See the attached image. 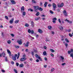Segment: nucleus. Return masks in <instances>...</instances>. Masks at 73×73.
<instances>
[{"label": "nucleus", "instance_id": "61", "mask_svg": "<svg viewBox=\"0 0 73 73\" xmlns=\"http://www.w3.org/2000/svg\"><path fill=\"white\" fill-rule=\"evenodd\" d=\"M25 51L26 52H28V49H26L25 50Z\"/></svg>", "mask_w": 73, "mask_h": 73}, {"label": "nucleus", "instance_id": "56", "mask_svg": "<svg viewBox=\"0 0 73 73\" xmlns=\"http://www.w3.org/2000/svg\"><path fill=\"white\" fill-rule=\"evenodd\" d=\"M34 52H31V54L33 56V55H34Z\"/></svg>", "mask_w": 73, "mask_h": 73}, {"label": "nucleus", "instance_id": "27", "mask_svg": "<svg viewBox=\"0 0 73 73\" xmlns=\"http://www.w3.org/2000/svg\"><path fill=\"white\" fill-rule=\"evenodd\" d=\"M25 25V27H29V25L27 23H26Z\"/></svg>", "mask_w": 73, "mask_h": 73}, {"label": "nucleus", "instance_id": "54", "mask_svg": "<svg viewBox=\"0 0 73 73\" xmlns=\"http://www.w3.org/2000/svg\"><path fill=\"white\" fill-rule=\"evenodd\" d=\"M11 35L12 36V37H14V36H15V35L13 34H11Z\"/></svg>", "mask_w": 73, "mask_h": 73}, {"label": "nucleus", "instance_id": "20", "mask_svg": "<svg viewBox=\"0 0 73 73\" xmlns=\"http://www.w3.org/2000/svg\"><path fill=\"white\" fill-rule=\"evenodd\" d=\"M19 22V20H16L15 21V24H17Z\"/></svg>", "mask_w": 73, "mask_h": 73}, {"label": "nucleus", "instance_id": "24", "mask_svg": "<svg viewBox=\"0 0 73 73\" xmlns=\"http://www.w3.org/2000/svg\"><path fill=\"white\" fill-rule=\"evenodd\" d=\"M70 57L72 58V59H73V54L72 53H71L70 54Z\"/></svg>", "mask_w": 73, "mask_h": 73}, {"label": "nucleus", "instance_id": "5", "mask_svg": "<svg viewBox=\"0 0 73 73\" xmlns=\"http://www.w3.org/2000/svg\"><path fill=\"white\" fill-rule=\"evenodd\" d=\"M10 1L11 3H12V4H16V2L14 0H10Z\"/></svg>", "mask_w": 73, "mask_h": 73}, {"label": "nucleus", "instance_id": "49", "mask_svg": "<svg viewBox=\"0 0 73 73\" xmlns=\"http://www.w3.org/2000/svg\"><path fill=\"white\" fill-rule=\"evenodd\" d=\"M64 21H67V22H68V23L69 22V20H67V19L64 20Z\"/></svg>", "mask_w": 73, "mask_h": 73}, {"label": "nucleus", "instance_id": "2", "mask_svg": "<svg viewBox=\"0 0 73 73\" xmlns=\"http://www.w3.org/2000/svg\"><path fill=\"white\" fill-rule=\"evenodd\" d=\"M52 7H53V9H54V11H55V9L56 8H57V7L56 6V5L54 3H52Z\"/></svg>", "mask_w": 73, "mask_h": 73}, {"label": "nucleus", "instance_id": "1", "mask_svg": "<svg viewBox=\"0 0 73 73\" xmlns=\"http://www.w3.org/2000/svg\"><path fill=\"white\" fill-rule=\"evenodd\" d=\"M34 9L35 11V12H37V10H38L39 7H38V6H34Z\"/></svg>", "mask_w": 73, "mask_h": 73}, {"label": "nucleus", "instance_id": "58", "mask_svg": "<svg viewBox=\"0 0 73 73\" xmlns=\"http://www.w3.org/2000/svg\"><path fill=\"white\" fill-rule=\"evenodd\" d=\"M36 62H39V60L38 59H37L36 60Z\"/></svg>", "mask_w": 73, "mask_h": 73}, {"label": "nucleus", "instance_id": "64", "mask_svg": "<svg viewBox=\"0 0 73 73\" xmlns=\"http://www.w3.org/2000/svg\"><path fill=\"white\" fill-rule=\"evenodd\" d=\"M46 48H47L46 46H44V49H46Z\"/></svg>", "mask_w": 73, "mask_h": 73}, {"label": "nucleus", "instance_id": "38", "mask_svg": "<svg viewBox=\"0 0 73 73\" xmlns=\"http://www.w3.org/2000/svg\"><path fill=\"white\" fill-rule=\"evenodd\" d=\"M28 11H31V12H33V10L32 9H28Z\"/></svg>", "mask_w": 73, "mask_h": 73}, {"label": "nucleus", "instance_id": "52", "mask_svg": "<svg viewBox=\"0 0 73 73\" xmlns=\"http://www.w3.org/2000/svg\"><path fill=\"white\" fill-rule=\"evenodd\" d=\"M71 52H72V54H73V49H72V48L71 49Z\"/></svg>", "mask_w": 73, "mask_h": 73}, {"label": "nucleus", "instance_id": "22", "mask_svg": "<svg viewBox=\"0 0 73 73\" xmlns=\"http://www.w3.org/2000/svg\"><path fill=\"white\" fill-rule=\"evenodd\" d=\"M19 66L21 68H22V67H23V66H24V65H23V64H20Z\"/></svg>", "mask_w": 73, "mask_h": 73}, {"label": "nucleus", "instance_id": "32", "mask_svg": "<svg viewBox=\"0 0 73 73\" xmlns=\"http://www.w3.org/2000/svg\"><path fill=\"white\" fill-rule=\"evenodd\" d=\"M14 71L15 72V73H17V70H16L15 69H14Z\"/></svg>", "mask_w": 73, "mask_h": 73}, {"label": "nucleus", "instance_id": "39", "mask_svg": "<svg viewBox=\"0 0 73 73\" xmlns=\"http://www.w3.org/2000/svg\"><path fill=\"white\" fill-rule=\"evenodd\" d=\"M5 61L7 62V61H8V59H7V57H6L5 58Z\"/></svg>", "mask_w": 73, "mask_h": 73}, {"label": "nucleus", "instance_id": "31", "mask_svg": "<svg viewBox=\"0 0 73 73\" xmlns=\"http://www.w3.org/2000/svg\"><path fill=\"white\" fill-rule=\"evenodd\" d=\"M63 24H64V22L63 21H61V25H62Z\"/></svg>", "mask_w": 73, "mask_h": 73}, {"label": "nucleus", "instance_id": "35", "mask_svg": "<svg viewBox=\"0 0 73 73\" xmlns=\"http://www.w3.org/2000/svg\"><path fill=\"white\" fill-rule=\"evenodd\" d=\"M50 13H51V14H53V12L52 10H50L49 11Z\"/></svg>", "mask_w": 73, "mask_h": 73}, {"label": "nucleus", "instance_id": "19", "mask_svg": "<svg viewBox=\"0 0 73 73\" xmlns=\"http://www.w3.org/2000/svg\"><path fill=\"white\" fill-rule=\"evenodd\" d=\"M14 46L16 48H17L18 49V48H20V46H18L17 45H15Z\"/></svg>", "mask_w": 73, "mask_h": 73}, {"label": "nucleus", "instance_id": "63", "mask_svg": "<svg viewBox=\"0 0 73 73\" xmlns=\"http://www.w3.org/2000/svg\"><path fill=\"white\" fill-rule=\"evenodd\" d=\"M52 22L53 23H56V21H54V20H53L52 21Z\"/></svg>", "mask_w": 73, "mask_h": 73}, {"label": "nucleus", "instance_id": "17", "mask_svg": "<svg viewBox=\"0 0 73 73\" xmlns=\"http://www.w3.org/2000/svg\"><path fill=\"white\" fill-rule=\"evenodd\" d=\"M38 10L40 11H42L43 9H42V8H41V7H39Z\"/></svg>", "mask_w": 73, "mask_h": 73}, {"label": "nucleus", "instance_id": "29", "mask_svg": "<svg viewBox=\"0 0 73 73\" xmlns=\"http://www.w3.org/2000/svg\"><path fill=\"white\" fill-rule=\"evenodd\" d=\"M50 51L51 52H54L55 51L54 50L52 49H51L50 50Z\"/></svg>", "mask_w": 73, "mask_h": 73}, {"label": "nucleus", "instance_id": "43", "mask_svg": "<svg viewBox=\"0 0 73 73\" xmlns=\"http://www.w3.org/2000/svg\"><path fill=\"white\" fill-rule=\"evenodd\" d=\"M60 58H61L62 60H64V57H63V56H61L60 57Z\"/></svg>", "mask_w": 73, "mask_h": 73}, {"label": "nucleus", "instance_id": "55", "mask_svg": "<svg viewBox=\"0 0 73 73\" xmlns=\"http://www.w3.org/2000/svg\"><path fill=\"white\" fill-rule=\"evenodd\" d=\"M54 69L53 68L51 69V72H53V70H54Z\"/></svg>", "mask_w": 73, "mask_h": 73}, {"label": "nucleus", "instance_id": "23", "mask_svg": "<svg viewBox=\"0 0 73 73\" xmlns=\"http://www.w3.org/2000/svg\"><path fill=\"white\" fill-rule=\"evenodd\" d=\"M40 15V12H37L36 13V16H38V15Z\"/></svg>", "mask_w": 73, "mask_h": 73}, {"label": "nucleus", "instance_id": "6", "mask_svg": "<svg viewBox=\"0 0 73 73\" xmlns=\"http://www.w3.org/2000/svg\"><path fill=\"white\" fill-rule=\"evenodd\" d=\"M63 12L64 13V15L65 16H68V14L66 13V10H64Z\"/></svg>", "mask_w": 73, "mask_h": 73}, {"label": "nucleus", "instance_id": "25", "mask_svg": "<svg viewBox=\"0 0 73 73\" xmlns=\"http://www.w3.org/2000/svg\"><path fill=\"white\" fill-rule=\"evenodd\" d=\"M52 28V26H48V28L49 29H51V28Z\"/></svg>", "mask_w": 73, "mask_h": 73}, {"label": "nucleus", "instance_id": "9", "mask_svg": "<svg viewBox=\"0 0 73 73\" xmlns=\"http://www.w3.org/2000/svg\"><path fill=\"white\" fill-rule=\"evenodd\" d=\"M12 59L13 61H15L16 60V56H14L13 57H12Z\"/></svg>", "mask_w": 73, "mask_h": 73}, {"label": "nucleus", "instance_id": "3", "mask_svg": "<svg viewBox=\"0 0 73 73\" xmlns=\"http://www.w3.org/2000/svg\"><path fill=\"white\" fill-rule=\"evenodd\" d=\"M64 4L63 3H62L60 5V4H58V7H59L60 8L61 7H63V6L64 5Z\"/></svg>", "mask_w": 73, "mask_h": 73}, {"label": "nucleus", "instance_id": "59", "mask_svg": "<svg viewBox=\"0 0 73 73\" xmlns=\"http://www.w3.org/2000/svg\"><path fill=\"white\" fill-rule=\"evenodd\" d=\"M11 63L12 65H14V64H15V62H13V61L11 62Z\"/></svg>", "mask_w": 73, "mask_h": 73}, {"label": "nucleus", "instance_id": "11", "mask_svg": "<svg viewBox=\"0 0 73 73\" xmlns=\"http://www.w3.org/2000/svg\"><path fill=\"white\" fill-rule=\"evenodd\" d=\"M13 20H14L13 18H12V20H11L10 21L9 23H10L11 24H12V23H13Z\"/></svg>", "mask_w": 73, "mask_h": 73}, {"label": "nucleus", "instance_id": "26", "mask_svg": "<svg viewBox=\"0 0 73 73\" xmlns=\"http://www.w3.org/2000/svg\"><path fill=\"white\" fill-rule=\"evenodd\" d=\"M65 41H66L67 42H69V41L67 38L65 39Z\"/></svg>", "mask_w": 73, "mask_h": 73}, {"label": "nucleus", "instance_id": "28", "mask_svg": "<svg viewBox=\"0 0 73 73\" xmlns=\"http://www.w3.org/2000/svg\"><path fill=\"white\" fill-rule=\"evenodd\" d=\"M35 57L36 58H38L39 57V56L37 54H35Z\"/></svg>", "mask_w": 73, "mask_h": 73}, {"label": "nucleus", "instance_id": "34", "mask_svg": "<svg viewBox=\"0 0 73 73\" xmlns=\"http://www.w3.org/2000/svg\"><path fill=\"white\" fill-rule=\"evenodd\" d=\"M65 46H66V47L67 48L68 46V43H65Z\"/></svg>", "mask_w": 73, "mask_h": 73}, {"label": "nucleus", "instance_id": "60", "mask_svg": "<svg viewBox=\"0 0 73 73\" xmlns=\"http://www.w3.org/2000/svg\"><path fill=\"white\" fill-rule=\"evenodd\" d=\"M34 52H35V53H37V51L36 50H34Z\"/></svg>", "mask_w": 73, "mask_h": 73}, {"label": "nucleus", "instance_id": "46", "mask_svg": "<svg viewBox=\"0 0 73 73\" xmlns=\"http://www.w3.org/2000/svg\"><path fill=\"white\" fill-rule=\"evenodd\" d=\"M53 20H57V18H54L52 19Z\"/></svg>", "mask_w": 73, "mask_h": 73}, {"label": "nucleus", "instance_id": "62", "mask_svg": "<svg viewBox=\"0 0 73 73\" xmlns=\"http://www.w3.org/2000/svg\"><path fill=\"white\" fill-rule=\"evenodd\" d=\"M1 71L2 72H5V71L3 69H2Z\"/></svg>", "mask_w": 73, "mask_h": 73}, {"label": "nucleus", "instance_id": "47", "mask_svg": "<svg viewBox=\"0 0 73 73\" xmlns=\"http://www.w3.org/2000/svg\"><path fill=\"white\" fill-rule=\"evenodd\" d=\"M7 43H8V44H11V41L10 40L7 41Z\"/></svg>", "mask_w": 73, "mask_h": 73}, {"label": "nucleus", "instance_id": "13", "mask_svg": "<svg viewBox=\"0 0 73 73\" xmlns=\"http://www.w3.org/2000/svg\"><path fill=\"white\" fill-rule=\"evenodd\" d=\"M48 3L46 2H45V3L44 4V7H46V6L47 5V4Z\"/></svg>", "mask_w": 73, "mask_h": 73}, {"label": "nucleus", "instance_id": "50", "mask_svg": "<svg viewBox=\"0 0 73 73\" xmlns=\"http://www.w3.org/2000/svg\"><path fill=\"white\" fill-rule=\"evenodd\" d=\"M58 21L61 24V20H60V19H58Z\"/></svg>", "mask_w": 73, "mask_h": 73}, {"label": "nucleus", "instance_id": "40", "mask_svg": "<svg viewBox=\"0 0 73 73\" xmlns=\"http://www.w3.org/2000/svg\"><path fill=\"white\" fill-rule=\"evenodd\" d=\"M31 34H33V33H34V31L33 30H31Z\"/></svg>", "mask_w": 73, "mask_h": 73}, {"label": "nucleus", "instance_id": "37", "mask_svg": "<svg viewBox=\"0 0 73 73\" xmlns=\"http://www.w3.org/2000/svg\"><path fill=\"white\" fill-rule=\"evenodd\" d=\"M43 54L44 55H46V52L45 51H44L43 52Z\"/></svg>", "mask_w": 73, "mask_h": 73}, {"label": "nucleus", "instance_id": "15", "mask_svg": "<svg viewBox=\"0 0 73 73\" xmlns=\"http://www.w3.org/2000/svg\"><path fill=\"white\" fill-rule=\"evenodd\" d=\"M59 28L60 29V30H63V27H62L61 26H60Z\"/></svg>", "mask_w": 73, "mask_h": 73}, {"label": "nucleus", "instance_id": "10", "mask_svg": "<svg viewBox=\"0 0 73 73\" xmlns=\"http://www.w3.org/2000/svg\"><path fill=\"white\" fill-rule=\"evenodd\" d=\"M29 42H27V44H25V46H27V47H28L29 46Z\"/></svg>", "mask_w": 73, "mask_h": 73}, {"label": "nucleus", "instance_id": "42", "mask_svg": "<svg viewBox=\"0 0 73 73\" xmlns=\"http://www.w3.org/2000/svg\"><path fill=\"white\" fill-rule=\"evenodd\" d=\"M61 37L62 38H65V37L63 35H61Z\"/></svg>", "mask_w": 73, "mask_h": 73}, {"label": "nucleus", "instance_id": "53", "mask_svg": "<svg viewBox=\"0 0 73 73\" xmlns=\"http://www.w3.org/2000/svg\"><path fill=\"white\" fill-rule=\"evenodd\" d=\"M69 36H70V37H72V35L70 33L69 34Z\"/></svg>", "mask_w": 73, "mask_h": 73}, {"label": "nucleus", "instance_id": "48", "mask_svg": "<svg viewBox=\"0 0 73 73\" xmlns=\"http://www.w3.org/2000/svg\"><path fill=\"white\" fill-rule=\"evenodd\" d=\"M57 11L58 12H60V9H57Z\"/></svg>", "mask_w": 73, "mask_h": 73}, {"label": "nucleus", "instance_id": "44", "mask_svg": "<svg viewBox=\"0 0 73 73\" xmlns=\"http://www.w3.org/2000/svg\"><path fill=\"white\" fill-rule=\"evenodd\" d=\"M16 65L17 66H18L19 65V63H16Z\"/></svg>", "mask_w": 73, "mask_h": 73}, {"label": "nucleus", "instance_id": "16", "mask_svg": "<svg viewBox=\"0 0 73 73\" xmlns=\"http://www.w3.org/2000/svg\"><path fill=\"white\" fill-rule=\"evenodd\" d=\"M31 25L32 27H34V22L33 21L31 22Z\"/></svg>", "mask_w": 73, "mask_h": 73}, {"label": "nucleus", "instance_id": "45", "mask_svg": "<svg viewBox=\"0 0 73 73\" xmlns=\"http://www.w3.org/2000/svg\"><path fill=\"white\" fill-rule=\"evenodd\" d=\"M5 19H6L7 20H8V17L7 16H5Z\"/></svg>", "mask_w": 73, "mask_h": 73}, {"label": "nucleus", "instance_id": "4", "mask_svg": "<svg viewBox=\"0 0 73 73\" xmlns=\"http://www.w3.org/2000/svg\"><path fill=\"white\" fill-rule=\"evenodd\" d=\"M17 42L19 45H21V44H22V42H21V40H18Z\"/></svg>", "mask_w": 73, "mask_h": 73}, {"label": "nucleus", "instance_id": "8", "mask_svg": "<svg viewBox=\"0 0 73 73\" xmlns=\"http://www.w3.org/2000/svg\"><path fill=\"white\" fill-rule=\"evenodd\" d=\"M25 58H22L20 59V61H25Z\"/></svg>", "mask_w": 73, "mask_h": 73}, {"label": "nucleus", "instance_id": "12", "mask_svg": "<svg viewBox=\"0 0 73 73\" xmlns=\"http://www.w3.org/2000/svg\"><path fill=\"white\" fill-rule=\"evenodd\" d=\"M2 55L3 57H5V52H3L2 53Z\"/></svg>", "mask_w": 73, "mask_h": 73}, {"label": "nucleus", "instance_id": "14", "mask_svg": "<svg viewBox=\"0 0 73 73\" xmlns=\"http://www.w3.org/2000/svg\"><path fill=\"white\" fill-rule=\"evenodd\" d=\"M22 15H23V17L24 16H25L26 15V13L24 11L23 12Z\"/></svg>", "mask_w": 73, "mask_h": 73}, {"label": "nucleus", "instance_id": "51", "mask_svg": "<svg viewBox=\"0 0 73 73\" xmlns=\"http://www.w3.org/2000/svg\"><path fill=\"white\" fill-rule=\"evenodd\" d=\"M66 65V63H62V66H64V65Z\"/></svg>", "mask_w": 73, "mask_h": 73}, {"label": "nucleus", "instance_id": "41", "mask_svg": "<svg viewBox=\"0 0 73 73\" xmlns=\"http://www.w3.org/2000/svg\"><path fill=\"white\" fill-rule=\"evenodd\" d=\"M71 51L70 50H69L68 52V54H70V53H71Z\"/></svg>", "mask_w": 73, "mask_h": 73}, {"label": "nucleus", "instance_id": "33", "mask_svg": "<svg viewBox=\"0 0 73 73\" xmlns=\"http://www.w3.org/2000/svg\"><path fill=\"white\" fill-rule=\"evenodd\" d=\"M7 52L8 53H9V54H11V52H10L9 49L7 50Z\"/></svg>", "mask_w": 73, "mask_h": 73}, {"label": "nucleus", "instance_id": "36", "mask_svg": "<svg viewBox=\"0 0 73 73\" xmlns=\"http://www.w3.org/2000/svg\"><path fill=\"white\" fill-rule=\"evenodd\" d=\"M28 32L29 33H31V29H29L28 30Z\"/></svg>", "mask_w": 73, "mask_h": 73}, {"label": "nucleus", "instance_id": "30", "mask_svg": "<svg viewBox=\"0 0 73 73\" xmlns=\"http://www.w3.org/2000/svg\"><path fill=\"white\" fill-rule=\"evenodd\" d=\"M32 1L33 2V3L36 4V2L35 0H32Z\"/></svg>", "mask_w": 73, "mask_h": 73}, {"label": "nucleus", "instance_id": "18", "mask_svg": "<svg viewBox=\"0 0 73 73\" xmlns=\"http://www.w3.org/2000/svg\"><path fill=\"white\" fill-rule=\"evenodd\" d=\"M21 11L23 10V11H24L25 10V9L24 8V7L22 6V7L21 8Z\"/></svg>", "mask_w": 73, "mask_h": 73}, {"label": "nucleus", "instance_id": "57", "mask_svg": "<svg viewBox=\"0 0 73 73\" xmlns=\"http://www.w3.org/2000/svg\"><path fill=\"white\" fill-rule=\"evenodd\" d=\"M35 20H38V17L35 18Z\"/></svg>", "mask_w": 73, "mask_h": 73}, {"label": "nucleus", "instance_id": "7", "mask_svg": "<svg viewBox=\"0 0 73 73\" xmlns=\"http://www.w3.org/2000/svg\"><path fill=\"white\" fill-rule=\"evenodd\" d=\"M38 32L40 33H42V31L41 30V29H39L38 30Z\"/></svg>", "mask_w": 73, "mask_h": 73}, {"label": "nucleus", "instance_id": "21", "mask_svg": "<svg viewBox=\"0 0 73 73\" xmlns=\"http://www.w3.org/2000/svg\"><path fill=\"white\" fill-rule=\"evenodd\" d=\"M39 60H40V61H42V58L40 56H39L38 57V58Z\"/></svg>", "mask_w": 73, "mask_h": 73}]
</instances>
